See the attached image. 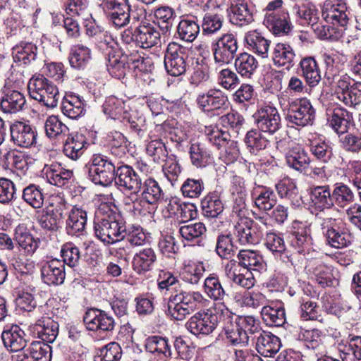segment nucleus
Wrapping results in <instances>:
<instances>
[{
    "instance_id": "obj_1",
    "label": "nucleus",
    "mask_w": 361,
    "mask_h": 361,
    "mask_svg": "<svg viewBox=\"0 0 361 361\" xmlns=\"http://www.w3.org/2000/svg\"><path fill=\"white\" fill-rule=\"evenodd\" d=\"M209 300L199 291L178 290L171 293L167 306L168 314L177 321H182L196 310L204 307Z\"/></svg>"
},
{
    "instance_id": "obj_2",
    "label": "nucleus",
    "mask_w": 361,
    "mask_h": 361,
    "mask_svg": "<svg viewBox=\"0 0 361 361\" xmlns=\"http://www.w3.org/2000/svg\"><path fill=\"white\" fill-rule=\"evenodd\" d=\"M213 312L210 309L199 311L192 315L186 322L185 326L194 335H209L216 328L218 317L216 314L221 312L223 316L231 317V312L224 303L215 304Z\"/></svg>"
},
{
    "instance_id": "obj_3",
    "label": "nucleus",
    "mask_w": 361,
    "mask_h": 361,
    "mask_svg": "<svg viewBox=\"0 0 361 361\" xmlns=\"http://www.w3.org/2000/svg\"><path fill=\"white\" fill-rule=\"evenodd\" d=\"M96 237L106 244H113L126 237L127 227L123 219L116 214L97 216L94 222Z\"/></svg>"
},
{
    "instance_id": "obj_4",
    "label": "nucleus",
    "mask_w": 361,
    "mask_h": 361,
    "mask_svg": "<svg viewBox=\"0 0 361 361\" xmlns=\"http://www.w3.org/2000/svg\"><path fill=\"white\" fill-rule=\"evenodd\" d=\"M27 88L32 99L49 109L55 108L61 99L56 85L42 75L33 76L28 82Z\"/></svg>"
},
{
    "instance_id": "obj_5",
    "label": "nucleus",
    "mask_w": 361,
    "mask_h": 361,
    "mask_svg": "<svg viewBox=\"0 0 361 361\" xmlns=\"http://www.w3.org/2000/svg\"><path fill=\"white\" fill-rule=\"evenodd\" d=\"M66 12L70 16L63 20L66 33L70 37H78L80 35L78 21H89L92 19L87 0H67Z\"/></svg>"
},
{
    "instance_id": "obj_6",
    "label": "nucleus",
    "mask_w": 361,
    "mask_h": 361,
    "mask_svg": "<svg viewBox=\"0 0 361 361\" xmlns=\"http://www.w3.org/2000/svg\"><path fill=\"white\" fill-rule=\"evenodd\" d=\"M88 177L95 184L108 186L111 184L116 172L113 161L102 154L92 155L88 165Z\"/></svg>"
},
{
    "instance_id": "obj_7",
    "label": "nucleus",
    "mask_w": 361,
    "mask_h": 361,
    "mask_svg": "<svg viewBox=\"0 0 361 361\" xmlns=\"http://www.w3.org/2000/svg\"><path fill=\"white\" fill-rule=\"evenodd\" d=\"M326 243L334 248H343L351 244L353 238L340 218L326 217L320 224Z\"/></svg>"
},
{
    "instance_id": "obj_8",
    "label": "nucleus",
    "mask_w": 361,
    "mask_h": 361,
    "mask_svg": "<svg viewBox=\"0 0 361 361\" xmlns=\"http://www.w3.org/2000/svg\"><path fill=\"white\" fill-rule=\"evenodd\" d=\"M214 63L220 66L232 63L238 56L239 43L237 35L226 32L214 40L211 45Z\"/></svg>"
},
{
    "instance_id": "obj_9",
    "label": "nucleus",
    "mask_w": 361,
    "mask_h": 361,
    "mask_svg": "<svg viewBox=\"0 0 361 361\" xmlns=\"http://www.w3.org/2000/svg\"><path fill=\"white\" fill-rule=\"evenodd\" d=\"M286 112L288 122L300 127L312 125L315 118V110L306 98L296 99L288 103Z\"/></svg>"
},
{
    "instance_id": "obj_10",
    "label": "nucleus",
    "mask_w": 361,
    "mask_h": 361,
    "mask_svg": "<svg viewBox=\"0 0 361 361\" xmlns=\"http://www.w3.org/2000/svg\"><path fill=\"white\" fill-rule=\"evenodd\" d=\"M322 16L326 22L345 28L351 20V9L345 0H326Z\"/></svg>"
},
{
    "instance_id": "obj_11",
    "label": "nucleus",
    "mask_w": 361,
    "mask_h": 361,
    "mask_svg": "<svg viewBox=\"0 0 361 361\" xmlns=\"http://www.w3.org/2000/svg\"><path fill=\"white\" fill-rule=\"evenodd\" d=\"M186 48L179 44L170 42L164 56L166 71L172 76H179L185 73L188 67Z\"/></svg>"
},
{
    "instance_id": "obj_12",
    "label": "nucleus",
    "mask_w": 361,
    "mask_h": 361,
    "mask_svg": "<svg viewBox=\"0 0 361 361\" xmlns=\"http://www.w3.org/2000/svg\"><path fill=\"white\" fill-rule=\"evenodd\" d=\"M102 7L109 20L116 27H123L129 24L128 0H104Z\"/></svg>"
},
{
    "instance_id": "obj_13",
    "label": "nucleus",
    "mask_w": 361,
    "mask_h": 361,
    "mask_svg": "<svg viewBox=\"0 0 361 361\" xmlns=\"http://www.w3.org/2000/svg\"><path fill=\"white\" fill-rule=\"evenodd\" d=\"M10 142L18 147L29 148L36 143L35 128L23 121H15L9 126Z\"/></svg>"
},
{
    "instance_id": "obj_14",
    "label": "nucleus",
    "mask_w": 361,
    "mask_h": 361,
    "mask_svg": "<svg viewBox=\"0 0 361 361\" xmlns=\"http://www.w3.org/2000/svg\"><path fill=\"white\" fill-rule=\"evenodd\" d=\"M83 321L87 329L93 331H112L116 325L113 317L97 308L87 310L83 317Z\"/></svg>"
},
{
    "instance_id": "obj_15",
    "label": "nucleus",
    "mask_w": 361,
    "mask_h": 361,
    "mask_svg": "<svg viewBox=\"0 0 361 361\" xmlns=\"http://www.w3.org/2000/svg\"><path fill=\"white\" fill-rule=\"evenodd\" d=\"M233 235L235 243L241 245L257 244L262 237L258 225L247 219H241L235 225Z\"/></svg>"
},
{
    "instance_id": "obj_16",
    "label": "nucleus",
    "mask_w": 361,
    "mask_h": 361,
    "mask_svg": "<svg viewBox=\"0 0 361 361\" xmlns=\"http://www.w3.org/2000/svg\"><path fill=\"white\" fill-rule=\"evenodd\" d=\"M258 128L263 132L274 134L281 126V119L276 108L271 106L261 107L255 114Z\"/></svg>"
},
{
    "instance_id": "obj_17",
    "label": "nucleus",
    "mask_w": 361,
    "mask_h": 361,
    "mask_svg": "<svg viewBox=\"0 0 361 361\" xmlns=\"http://www.w3.org/2000/svg\"><path fill=\"white\" fill-rule=\"evenodd\" d=\"M198 106L204 112L225 109L228 100L226 94L219 89H209L206 93L199 94L196 99Z\"/></svg>"
},
{
    "instance_id": "obj_18",
    "label": "nucleus",
    "mask_w": 361,
    "mask_h": 361,
    "mask_svg": "<svg viewBox=\"0 0 361 361\" xmlns=\"http://www.w3.org/2000/svg\"><path fill=\"white\" fill-rule=\"evenodd\" d=\"M116 185L121 189L137 193L142 187V179L130 166H118L114 178Z\"/></svg>"
},
{
    "instance_id": "obj_19",
    "label": "nucleus",
    "mask_w": 361,
    "mask_h": 361,
    "mask_svg": "<svg viewBox=\"0 0 361 361\" xmlns=\"http://www.w3.org/2000/svg\"><path fill=\"white\" fill-rule=\"evenodd\" d=\"M326 116L329 126L338 135L347 133L354 123L353 114L343 107L327 109Z\"/></svg>"
},
{
    "instance_id": "obj_20",
    "label": "nucleus",
    "mask_w": 361,
    "mask_h": 361,
    "mask_svg": "<svg viewBox=\"0 0 361 361\" xmlns=\"http://www.w3.org/2000/svg\"><path fill=\"white\" fill-rule=\"evenodd\" d=\"M40 271L42 280L47 285H61L66 278L65 262L52 259L43 263Z\"/></svg>"
},
{
    "instance_id": "obj_21",
    "label": "nucleus",
    "mask_w": 361,
    "mask_h": 361,
    "mask_svg": "<svg viewBox=\"0 0 361 361\" xmlns=\"http://www.w3.org/2000/svg\"><path fill=\"white\" fill-rule=\"evenodd\" d=\"M225 274L233 283L247 289L254 286L255 279L249 269L241 268L237 261L230 260L225 266Z\"/></svg>"
},
{
    "instance_id": "obj_22",
    "label": "nucleus",
    "mask_w": 361,
    "mask_h": 361,
    "mask_svg": "<svg viewBox=\"0 0 361 361\" xmlns=\"http://www.w3.org/2000/svg\"><path fill=\"white\" fill-rule=\"evenodd\" d=\"M229 19L231 24L243 27L254 21L250 0H235L230 6Z\"/></svg>"
},
{
    "instance_id": "obj_23",
    "label": "nucleus",
    "mask_w": 361,
    "mask_h": 361,
    "mask_svg": "<svg viewBox=\"0 0 361 361\" xmlns=\"http://www.w3.org/2000/svg\"><path fill=\"white\" fill-rule=\"evenodd\" d=\"M26 103L24 94L18 90L4 87L0 95V109L4 113L14 114L21 111Z\"/></svg>"
},
{
    "instance_id": "obj_24",
    "label": "nucleus",
    "mask_w": 361,
    "mask_h": 361,
    "mask_svg": "<svg viewBox=\"0 0 361 361\" xmlns=\"http://www.w3.org/2000/svg\"><path fill=\"white\" fill-rule=\"evenodd\" d=\"M87 139L82 133H68L63 142V152L68 158L76 161L82 156L87 148Z\"/></svg>"
},
{
    "instance_id": "obj_25",
    "label": "nucleus",
    "mask_w": 361,
    "mask_h": 361,
    "mask_svg": "<svg viewBox=\"0 0 361 361\" xmlns=\"http://www.w3.org/2000/svg\"><path fill=\"white\" fill-rule=\"evenodd\" d=\"M293 226L295 231L291 233L290 243L299 253L308 250L313 245L310 226L294 221Z\"/></svg>"
},
{
    "instance_id": "obj_26",
    "label": "nucleus",
    "mask_w": 361,
    "mask_h": 361,
    "mask_svg": "<svg viewBox=\"0 0 361 361\" xmlns=\"http://www.w3.org/2000/svg\"><path fill=\"white\" fill-rule=\"evenodd\" d=\"M255 206L260 211L267 213L276 204V197L274 190L269 187L256 185L251 192Z\"/></svg>"
},
{
    "instance_id": "obj_27",
    "label": "nucleus",
    "mask_w": 361,
    "mask_h": 361,
    "mask_svg": "<svg viewBox=\"0 0 361 361\" xmlns=\"http://www.w3.org/2000/svg\"><path fill=\"white\" fill-rule=\"evenodd\" d=\"M135 45L142 49L152 48L160 43L159 32L149 23L135 28Z\"/></svg>"
},
{
    "instance_id": "obj_28",
    "label": "nucleus",
    "mask_w": 361,
    "mask_h": 361,
    "mask_svg": "<svg viewBox=\"0 0 361 361\" xmlns=\"http://www.w3.org/2000/svg\"><path fill=\"white\" fill-rule=\"evenodd\" d=\"M48 182L57 187L68 186L73 180V171L65 169L61 164L54 163L45 169Z\"/></svg>"
},
{
    "instance_id": "obj_29",
    "label": "nucleus",
    "mask_w": 361,
    "mask_h": 361,
    "mask_svg": "<svg viewBox=\"0 0 361 361\" xmlns=\"http://www.w3.org/2000/svg\"><path fill=\"white\" fill-rule=\"evenodd\" d=\"M299 71L301 76L310 87H314L321 81V71L318 63L312 56H306L299 63Z\"/></svg>"
},
{
    "instance_id": "obj_30",
    "label": "nucleus",
    "mask_w": 361,
    "mask_h": 361,
    "mask_svg": "<svg viewBox=\"0 0 361 361\" xmlns=\"http://www.w3.org/2000/svg\"><path fill=\"white\" fill-rule=\"evenodd\" d=\"M296 57L293 48L286 43H277L273 48L271 59L275 66L289 70L295 64Z\"/></svg>"
},
{
    "instance_id": "obj_31",
    "label": "nucleus",
    "mask_w": 361,
    "mask_h": 361,
    "mask_svg": "<svg viewBox=\"0 0 361 361\" xmlns=\"http://www.w3.org/2000/svg\"><path fill=\"white\" fill-rule=\"evenodd\" d=\"M25 334L18 325L7 326L1 334L4 346L10 350H23L26 346Z\"/></svg>"
},
{
    "instance_id": "obj_32",
    "label": "nucleus",
    "mask_w": 361,
    "mask_h": 361,
    "mask_svg": "<svg viewBox=\"0 0 361 361\" xmlns=\"http://www.w3.org/2000/svg\"><path fill=\"white\" fill-rule=\"evenodd\" d=\"M87 223V212L82 208L73 207L68 213L66 230L70 235L79 236L85 231Z\"/></svg>"
},
{
    "instance_id": "obj_33",
    "label": "nucleus",
    "mask_w": 361,
    "mask_h": 361,
    "mask_svg": "<svg viewBox=\"0 0 361 361\" xmlns=\"http://www.w3.org/2000/svg\"><path fill=\"white\" fill-rule=\"evenodd\" d=\"M281 346L280 338L269 332H261L257 337L256 349L264 357H273L279 352Z\"/></svg>"
},
{
    "instance_id": "obj_34",
    "label": "nucleus",
    "mask_w": 361,
    "mask_h": 361,
    "mask_svg": "<svg viewBox=\"0 0 361 361\" xmlns=\"http://www.w3.org/2000/svg\"><path fill=\"white\" fill-rule=\"evenodd\" d=\"M286 161L290 168L302 172L309 166L310 158L303 147L296 145L286 153Z\"/></svg>"
},
{
    "instance_id": "obj_35",
    "label": "nucleus",
    "mask_w": 361,
    "mask_h": 361,
    "mask_svg": "<svg viewBox=\"0 0 361 361\" xmlns=\"http://www.w3.org/2000/svg\"><path fill=\"white\" fill-rule=\"evenodd\" d=\"M35 331L42 342L53 343L59 334V324L50 317L38 319L34 326Z\"/></svg>"
},
{
    "instance_id": "obj_36",
    "label": "nucleus",
    "mask_w": 361,
    "mask_h": 361,
    "mask_svg": "<svg viewBox=\"0 0 361 361\" xmlns=\"http://www.w3.org/2000/svg\"><path fill=\"white\" fill-rule=\"evenodd\" d=\"M247 48L262 58L268 57L270 41L257 30L247 32L245 35Z\"/></svg>"
},
{
    "instance_id": "obj_37",
    "label": "nucleus",
    "mask_w": 361,
    "mask_h": 361,
    "mask_svg": "<svg viewBox=\"0 0 361 361\" xmlns=\"http://www.w3.org/2000/svg\"><path fill=\"white\" fill-rule=\"evenodd\" d=\"M310 200L312 206L319 211L333 207L332 192L328 185L314 186L310 190Z\"/></svg>"
},
{
    "instance_id": "obj_38",
    "label": "nucleus",
    "mask_w": 361,
    "mask_h": 361,
    "mask_svg": "<svg viewBox=\"0 0 361 361\" xmlns=\"http://www.w3.org/2000/svg\"><path fill=\"white\" fill-rule=\"evenodd\" d=\"M68 60L73 68L84 69L92 60V51L82 44H74L71 48Z\"/></svg>"
},
{
    "instance_id": "obj_39",
    "label": "nucleus",
    "mask_w": 361,
    "mask_h": 361,
    "mask_svg": "<svg viewBox=\"0 0 361 361\" xmlns=\"http://www.w3.org/2000/svg\"><path fill=\"white\" fill-rule=\"evenodd\" d=\"M37 47L31 42H20L12 49V57L16 63L27 65L37 59Z\"/></svg>"
},
{
    "instance_id": "obj_40",
    "label": "nucleus",
    "mask_w": 361,
    "mask_h": 361,
    "mask_svg": "<svg viewBox=\"0 0 361 361\" xmlns=\"http://www.w3.org/2000/svg\"><path fill=\"white\" fill-rule=\"evenodd\" d=\"M14 240L25 254L32 255L37 249L39 242L34 238L27 228L18 225L15 230Z\"/></svg>"
},
{
    "instance_id": "obj_41",
    "label": "nucleus",
    "mask_w": 361,
    "mask_h": 361,
    "mask_svg": "<svg viewBox=\"0 0 361 361\" xmlns=\"http://www.w3.org/2000/svg\"><path fill=\"white\" fill-rule=\"evenodd\" d=\"M202 214L207 218H216L224 211V204L217 191L209 192L201 202Z\"/></svg>"
},
{
    "instance_id": "obj_42",
    "label": "nucleus",
    "mask_w": 361,
    "mask_h": 361,
    "mask_svg": "<svg viewBox=\"0 0 361 361\" xmlns=\"http://www.w3.org/2000/svg\"><path fill=\"white\" fill-rule=\"evenodd\" d=\"M141 197L150 205L154 206L161 202L164 192L159 183L152 178H147L142 182Z\"/></svg>"
},
{
    "instance_id": "obj_43",
    "label": "nucleus",
    "mask_w": 361,
    "mask_h": 361,
    "mask_svg": "<svg viewBox=\"0 0 361 361\" xmlns=\"http://www.w3.org/2000/svg\"><path fill=\"white\" fill-rule=\"evenodd\" d=\"M239 264L241 268L260 271L264 268V262L262 257L257 252L251 250H241L237 255Z\"/></svg>"
},
{
    "instance_id": "obj_44",
    "label": "nucleus",
    "mask_w": 361,
    "mask_h": 361,
    "mask_svg": "<svg viewBox=\"0 0 361 361\" xmlns=\"http://www.w3.org/2000/svg\"><path fill=\"white\" fill-rule=\"evenodd\" d=\"M200 30V25L195 17L183 18L177 26L178 37L187 42H192L197 38Z\"/></svg>"
},
{
    "instance_id": "obj_45",
    "label": "nucleus",
    "mask_w": 361,
    "mask_h": 361,
    "mask_svg": "<svg viewBox=\"0 0 361 361\" xmlns=\"http://www.w3.org/2000/svg\"><path fill=\"white\" fill-rule=\"evenodd\" d=\"M288 13L264 16L263 24L274 35H282L288 34L291 30V25L287 20Z\"/></svg>"
},
{
    "instance_id": "obj_46",
    "label": "nucleus",
    "mask_w": 361,
    "mask_h": 361,
    "mask_svg": "<svg viewBox=\"0 0 361 361\" xmlns=\"http://www.w3.org/2000/svg\"><path fill=\"white\" fill-rule=\"evenodd\" d=\"M129 106L126 102L116 97L110 96L106 99L103 104V111L113 119H126Z\"/></svg>"
},
{
    "instance_id": "obj_47",
    "label": "nucleus",
    "mask_w": 361,
    "mask_h": 361,
    "mask_svg": "<svg viewBox=\"0 0 361 361\" xmlns=\"http://www.w3.org/2000/svg\"><path fill=\"white\" fill-rule=\"evenodd\" d=\"M30 159L31 158L27 154L16 149L7 151L2 157L4 165L6 167H13L23 173H25L28 169Z\"/></svg>"
},
{
    "instance_id": "obj_48",
    "label": "nucleus",
    "mask_w": 361,
    "mask_h": 361,
    "mask_svg": "<svg viewBox=\"0 0 361 361\" xmlns=\"http://www.w3.org/2000/svg\"><path fill=\"white\" fill-rule=\"evenodd\" d=\"M61 111L67 117L76 119L85 112L83 100L79 96L74 94L67 95L63 99Z\"/></svg>"
},
{
    "instance_id": "obj_49",
    "label": "nucleus",
    "mask_w": 361,
    "mask_h": 361,
    "mask_svg": "<svg viewBox=\"0 0 361 361\" xmlns=\"http://www.w3.org/2000/svg\"><path fill=\"white\" fill-rule=\"evenodd\" d=\"M238 247L233 242L231 234H220L217 236L215 252L221 259L232 260Z\"/></svg>"
},
{
    "instance_id": "obj_50",
    "label": "nucleus",
    "mask_w": 361,
    "mask_h": 361,
    "mask_svg": "<svg viewBox=\"0 0 361 361\" xmlns=\"http://www.w3.org/2000/svg\"><path fill=\"white\" fill-rule=\"evenodd\" d=\"M189 153L192 165L197 168H203L212 163L211 152L202 143L191 144Z\"/></svg>"
},
{
    "instance_id": "obj_51",
    "label": "nucleus",
    "mask_w": 361,
    "mask_h": 361,
    "mask_svg": "<svg viewBox=\"0 0 361 361\" xmlns=\"http://www.w3.org/2000/svg\"><path fill=\"white\" fill-rule=\"evenodd\" d=\"M156 259L155 252L152 248L142 249L136 253L133 257V269L139 274L147 271L152 269Z\"/></svg>"
},
{
    "instance_id": "obj_52",
    "label": "nucleus",
    "mask_w": 361,
    "mask_h": 361,
    "mask_svg": "<svg viewBox=\"0 0 361 361\" xmlns=\"http://www.w3.org/2000/svg\"><path fill=\"white\" fill-rule=\"evenodd\" d=\"M339 353L342 361L361 360V336H349L347 344L339 348Z\"/></svg>"
},
{
    "instance_id": "obj_53",
    "label": "nucleus",
    "mask_w": 361,
    "mask_h": 361,
    "mask_svg": "<svg viewBox=\"0 0 361 361\" xmlns=\"http://www.w3.org/2000/svg\"><path fill=\"white\" fill-rule=\"evenodd\" d=\"M128 56L119 52H109L107 69L109 73L116 78H123L126 75L128 66Z\"/></svg>"
},
{
    "instance_id": "obj_54",
    "label": "nucleus",
    "mask_w": 361,
    "mask_h": 361,
    "mask_svg": "<svg viewBox=\"0 0 361 361\" xmlns=\"http://www.w3.org/2000/svg\"><path fill=\"white\" fill-rule=\"evenodd\" d=\"M206 227L202 222L184 224L179 228V233L187 241L194 242L200 245Z\"/></svg>"
},
{
    "instance_id": "obj_55",
    "label": "nucleus",
    "mask_w": 361,
    "mask_h": 361,
    "mask_svg": "<svg viewBox=\"0 0 361 361\" xmlns=\"http://www.w3.org/2000/svg\"><path fill=\"white\" fill-rule=\"evenodd\" d=\"M203 288L205 294L214 301L223 300L226 295L219 276L214 274L204 279Z\"/></svg>"
},
{
    "instance_id": "obj_56",
    "label": "nucleus",
    "mask_w": 361,
    "mask_h": 361,
    "mask_svg": "<svg viewBox=\"0 0 361 361\" xmlns=\"http://www.w3.org/2000/svg\"><path fill=\"white\" fill-rule=\"evenodd\" d=\"M258 63L251 54L243 52L235 58V67L243 77L250 78L257 69Z\"/></svg>"
},
{
    "instance_id": "obj_57",
    "label": "nucleus",
    "mask_w": 361,
    "mask_h": 361,
    "mask_svg": "<svg viewBox=\"0 0 361 361\" xmlns=\"http://www.w3.org/2000/svg\"><path fill=\"white\" fill-rule=\"evenodd\" d=\"M154 16L164 35L171 31L176 17L172 8L167 6H160L154 10Z\"/></svg>"
},
{
    "instance_id": "obj_58",
    "label": "nucleus",
    "mask_w": 361,
    "mask_h": 361,
    "mask_svg": "<svg viewBox=\"0 0 361 361\" xmlns=\"http://www.w3.org/2000/svg\"><path fill=\"white\" fill-rule=\"evenodd\" d=\"M145 350L152 354L163 355L165 357L171 355L169 340L166 337L152 336L145 340Z\"/></svg>"
},
{
    "instance_id": "obj_59",
    "label": "nucleus",
    "mask_w": 361,
    "mask_h": 361,
    "mask_svg": "<svg viewBox=\"0 0 361 361\" xmlns=\"http://www.w3.org/2000/svg\"><path fill=\"white\" fill-rule=\"evenodd\" d=\"M355 197L352 190L347 185L336 183L332 192L333 206L345 208L354 202Z\"/></svg>"
},
{
    "instance_id": "obj_60",
    "label": "nucleus",
    "mask_w": 361,
    "mask_h": 361,
    "mask_svg": "<svg viewBox=\"0 0 361 361\" xmlns=\"http://www.w3.org/2000/svg\"><path fill=\"white\" fill-rule=\"evenodd\" d=\"M293 9L298 18V21L302 25H310L312 27L319 20V11L314 5L295 6Z\"/></svg>"
},
{
    "instance_id": "obj_61",
    "label": "nucleus",
    "mask_w": 361,
    "mask_h": 361,
    "mask_svg": "<svg viewBox=\"0 0 361 361\" xmlns=\"http://www.w3.org/2000/svg\"><path fill=\"white\" fill-rule=\"evenodd\" d=\"M264 322L269 326H281L286 322L285 310L283 307L264 306L261 311Z\"/></svg>"
},
{
    "instance_id": "obj_62",
    "label": "nucleus",
    "mask_w": 361,
    "mask_h": 361,
    "mask_svg": "<svg viewBox=\"0 0 361 361\" xmlns=\"http://www.w3.org/2000/svg\"><path fill=\"white\" fill-rule=\"evenodd\" d=\"M62 219V214L58 210L46 208L38 218L40 226L48 231H56Z\"/></svg>"
},
{
    "instance_id": "obj_63",
    "label": "nucleus",
    "mask_w": 361,
    "mask_h": 361,
    "mask_svg": "<svg viewBox=\"0 0 361 361\" xmlns=\"http://www.w3.org/2000/svg\"><path fill=\"white\" fill-rule=\"evenodd\" d=\"M226 339L233 345L247 346L249 342V336L246 333L240 329L239 325L230 323L224 326Z\"/></svg>"
},
{
    "instance_id": "obj_64",
    "label": "nucleus",
    "mask_w": 361,
    "mask_h": 361,
    "mask_svg": "<svg viewBox=\"0 0 361 361\" xmlns=\"http://www.w3.org/2000/svg\"><path fill=\"white\" fill-rule=\"evenodd\" d=\"M32 361H51V347L42 341H32L27 350Z\"/></svg>"
}]
</instances>
